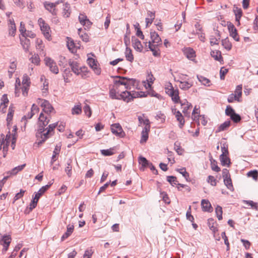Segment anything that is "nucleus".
<instances>
[{"instance_id": "nucleus-35", "label": "nucleus", "mask_w": 258, "mask_h": 258, "mask_svg": "<svg viewBox=\"0 0 258 258\" xmlns=\"http://www.w3.org/2000/svg\"><path fill=\"white\" fill-rule=\"evenodd\" d=\"M211 55L216 60H218L221 62V60L223 61V58L221 54L220 51H216L211 52Z\"/></svg>"}, {"instance_id": "nucleus-60", "label": "nucleus", "mask_w": 258, "mask_h": 258, "mask_svg": "<svg viewBox=\"0 0 258 258\" xmlns=\"http://www.w3.org/2000/svg\"><path fill=\"white\" fill-rule=\"evenodd\" d=\"M93 253V251L91 248L85 250L83 255V258H90Z\"/></svg>"}, {"instance_id": "nucleus-3", "label": "nucleus", "mask_w": 258, "mask_h": 258, "mask_svg": "<svg viewBox=\"0 0 258 258\" xmlns=\"http://www.w3.org/2000/svg\"><path fill=\"white\" fill-rule=\"evenodd\" d=\"M51 185V183H50L49 184H47L42 186L41 188L39 189L38 191L35 194L33 199L32 200L29 205V209L30 211H32L36 207L37 203L40 197L49 188Z\"/></svg>"}, {"instance_id": "nucleus-34", "label": "nucleus", "mask_w": 258, "mask_h": 258, "mask_svg": "<svg viewBox=\"0 0 258 258\" xmlns=\"http://www.w3.org/2000/svg\"><path fill=\"white\" fill-rule=\"evenodd\" d=\"M60 145H56L53 151V155L51 158V164H52L53 162L56 160V155L59 154V153L60 150Z\"/></svg>"}, {"instance_id": "nucleus-23", "label": "nucleus", "mask_w": 258, "mask_h": 258, "mask_svg": "<svg viewBox=\"0 0 258 258\" xmlns=\"http://www.w3.org/2000/svg\"><path fill=\"white\" fill-rule=\"evenodd\" d=\"M201 205H202L203 210L204 211H207V212H211L213 210L211 205L208 200H203L201 202Z\"/></svg>"}, {"instance_id": "nucleus-49", "label": "nucleus", "mask_w": 258, "mask_h": 258, "mask_svg": "<svg viewBox=\"0 0 258 258\" xmlns=\"http://www.w3.org/2000/svg\"><path fill=\"white\" fill-rule=\"evenodd\" d=\"M210 161H211V168H212V170L216 172L220 171V168L217 165V162L213 159H211L210 160Z\"/></svg>"}, {"instance_id": "nucleus-48", "label": "nucleus", "mask_w": 258, "mask_h": 258, "mask_svg": "<svg viewBox=\"0 0 258 258\" xmlns=\"http://www.w3.org/2000/svg\"><path fill=\"white\" fill-rule=\"evenodd\" d=\"M31 62L36 65H38L40 62V58L38 54H34L32 56V57L30 58Z\"/></svg>"}, {"instance_id": "nucleus-16", "label": "nucleus", "mask_w": 258, "mask_h": 258, "mask_svg": "<svg viewBox=\"0 0 258 258\" xmlns=\"http://www.w3.org/2000/svg\"><path fill=\"white\" fill-rule=\"evenodd\" d=\"M116 78H117V80H115L114 81V87L116 88V89H118L120 85H123L125 88L126 83V77H120V76H116L115 77Z\"/></svg>"}, {"instance_id": "nucleus-44", "label": "nucleus", "mask_w": 258, "mask_h": 258, "mask_svg": "<svg viewBox=\"0 0 258 258\" xmlns=\"http://www.w3.org/2000/svg\"><path fill=\"white\" fill-rule=\"evenodd\" d=\"M113 148H110L109 149H103L100 151L102 155L105 156H111L114 154V152H113Z\"/></svg>"}, {"instance_id": "nucleus-55", "label": "nucleus", "mask_w": 258, "mask_h": 258, "mask_svg": "<svg viewBox=\"0 0 258 258\" xmlns=\"http://www.w3.org/2000/svg\"><path fill=\"white\" fill-rule=\"evenodd\" d=\"M214 219L210 218L208 219V224L209 227L210 229L212 230L214 232H215L216 231H217V228L214 226Z\"/></svg>"}, {"instance_id": "nucleus-4", "label": "nucleus", "mask_w": 258, "mask_h": 258, "mask_svg": "<svg viewBox=\"0 0 258 258\" xmlns=\"http://www.w3.org/2000/svg\"><path fill=\"white\" fill-rule=\"evenodd\" d=\"M168 87H170V88H168L167 87L165 88L166 93L171 97L172 101L175 103H178L179 102L178 90L174 89L171 83L169 84Z\"/></svg>"}, {"instance_id": "nucleus-54", "label": "nucleus", "mask_w": 258, "mask_h": 258, "mask_svg": "<svg viewBox=\"0 0 258 258\" xmlns=\"http://www.w3.org/2000/svg\"><path fill=\"white\" fill-rule=\"evenodd\" d=\"M30 78L27 74H24L22 79V84L23 85L30 86Z\"/></svg>"}, {"instance_id": "nucleus-41", "label": "nucleus", "mask_w": 258, "mask_h": 258, "mask_svg": "<svg viewBox=\"0 0 258 258\" xmlns=\"http://www.w3.org/2000/svg\"><path fill=\"white\" fill-rule=\"evenodd\" d=\"M82 113V108L80 105H75L72 109L73 114L79 115Z\"/></svg>"}, {"instance_id": "nucleus-25", "label": "nucleus", "mask_w": 258, "mask_h": 258, "mask_svg": "<svg viewBox=\"0 0 258 258\" xmlns=\"http://www.w3.org/2000/svg\"><path fill=\"white\" fill-rule=\"evenodd\" d=\"M74 225H68L67 226V231L63 234V235L61 237V241L64 240L66 238L69 237L71 234L73 233L74 231Z\"/></svg>"}, {"instance_id": "nucleus-63", "label": "nucleus", "mask_w": 258, "mask_h": 258, "mask_svg": "<svg viewBox=\"0 0 258 258\" xmlns=\"http://www.w3.org/2000/svg\"><path fill=\"white\" fill-rule=\"evenodd\" d=\"M155 78L152 74L149 75L147 81L148 82V85L149 87H151L152 84L153 83Z\"/></svg>"}, {"instance_id": "nucleus-64", "label": "nucleus", "mask_w": 258, "mask_h": 258, "mask_svg": "<svg viewBox=\"0 0 258 258\" xmlns=\"http://www.w3.org/2000/svg\"><path fill=\"white\" fill-rule=\"evenodd\" d=\"M228 72V69L224 68V67H222L220 71V79L221 80H224L225 78V75Z\"/></svg>"}, {"instance_id": "nucleus-7", "label": "nucleus", "mask_w": 258, "mask_h": 258, "mask_svg": "<svg viewBox=\"0 0 258 258\" xmlns=\"http://www.w3.org/2000/svg\"><path fill=\"white\" fill-rule=\"evenodd\" d=\"M62 1H57L55 3H50V2H45L44 4V6L45 8L49 11L53 15H56L57 14L56 10L55 7L60 3H62Z\"/></svg>"}, {"instance_id": "nucleus-5", "label": "nucleus", "mask_w": 258, "mask_h": 258, "mask_svg": "<svg viewBox=\"0 0 258 258\" xmlns=\"http://www.w3.org/2000/svg\"><path fill=\"white\" fill-rule=\"evenodd\" d=\"M38 22L44 36L46 38L48 39L50 37L49 26L45 22L42 18H39Z\"/></svg>"}, {"instance_id": "nucleus-53", "label": "nucleus", "mask_w": 258, "mask_h": 258, "mask_svg": "<svg viewBox=\"0 0 258 258\" xmlns=\"http://www.w3.org/2000/svg\"><path fill=\"white\" fill-rule=\"evenodd\" d=\"M235 96H238V98L240 99L242 95V85H238L235 90V93L234 94Z\"/></svg>"}, {"instance_id": "nucleus-32", "label": "nucleus", "mask_w": 258, "mask_h": 258, "mask_svg": "<svg viewBox=\"0 0 258 258\" xmlns=\"http://www.w3.org/2000/svg\"><path fill=\"white\" fill-rule=\"evenodd\" d=\"M136 82V80L134 79H130L126 78V89H131V86H135Z\"/></svg>"}, {"instance_id": "nucleus-56", "label": "nucleus", "mask_w": 258, "mask_h": 258, "mask_svg": "<svg viewBox=\"0 0 258 258\" xmlns=\"http://www.w3.org/2000/svg\"><path fill=\"white\" fill-rule=\"evenodd\" d=\"M81 30H82L81 29H79L78 30V34L80 35V37L82 38V39L83 41L86 42H88L89 39L88 35L86 33H84L83 34H81L80 32H81Z\"/></svg>"}, {"instance_id": "nucleus-28", "label": "nucleus", "mask_w": 258, "mask_h": 258, "mask_svg": "<svg viewBox=\"0 0 258 258\" xmlns=\"http://www.w3.org/2000/svg\"><path fill=\"white\" fill-rule=\"evenodd\" d=\"M233 11L235 15V20L237 22V25H239L240 24V19L242 15V11L241 9L237 7L234 8Z\"/></svg>"}, {"instance_id": "nucleus-29", "label": "nucleus", "mask_w": 258, "mask_h": 258, "mask_svg": "<svg viewBox=\"0 0 258 258\" xmlns=\"http://www.w3.org/2000/svg\"><path fill=\"white\" fill-rule=\"evenodd\" d=\"M228 155L221 154L220 156V160L223 166L227 165L229 166L231 162L230 158L227 157Z\"/></svg>"}, {"instance_id": "nucleus-36", "label": "nucleus", "mask_w": 258, "mask_h": 258, "mask_svg": "<svg viewBox=\"0 0 258 258\" xmlns=\"http://www.w3.org/2000/svg\"><path fill=\"white\" fill-rule=\"evenodd\" d=\"M11 138V134L10 132H9L8 134L6 135V138L5 137V142H6V144H5V146L3 147L4 151H8V147L9 145V143Z\"/></svg>"}, {"instance_id": "nucleus-59", "label": "nucleus", "mask_w": 258, "mask_h": 258, "mask_svg": "<svg viewBox=\"0 0 258 258\" xmlns=\"http://www.w3.org/2000/svg\"><path fill=\"white\" fill-rule=\"evenodd\" d=\"M1 100L2 102L0 104V107H1V106L3 105H4V107H6L7 106L6 104H8L9 102V100L8 99L7 95L6 94L3 95L2 97Z\"/></svg>"}, {"instance_id": "nucleus-31", "label": "nucleus", "mask_w": 258, "mask_h": 258, "mask_svg": "<svg viewBox=\"0 0 258 258\" xmlns=\"http://www.w3.org/2000/svg\"><path fill=\"white\" fill-rule=\"evenodd\" d=\"M72 160L70 159L67 161V165L65 168V172L67 173L68 176L70 177L72 176Z\"/></svg>"}, {"instance_id": "nucleus-10", "label": "nucleus", "mask_w": 258, "mask_h": 258, "mask_svg": "<svg viewBox=\"0 0 258 258\" xmlns=\"http://www.w3.org/2000/svg\"><path fill=\"white\" fill-rule=\"evenodd\" d=\"M228 28L230 33V36L232 37L235 41H239V37L238 36L237 30L234 25L233 24L230 23V24L228 25Z\"/></svg>"}, {"instance_id": "nucleus-9", "label": "nucleus", "mask_w": 258, "mask_h": 258, "mask_svg": "<svg viewBox=\"0 0 258 258\" xmlns=\"http://www.w3.org/2000/svg\"><path fill=\"white\" fill-rule=\"evenodd\" d=\"M88 63L89 66L93 70L94 73L99 75L101 73V70L98 68L97 61L93 58H88L87 59Z\"/></svg>"}, {"instance_id": "nucleus-50", "label": "nucleus", "mask_w": 258, "mask_h": 258, "mask_svg": "<svg viewBox=\"0 0 258 258\" xmlns=\"http://www.w3.org/2000/svg\"><path fill=\"white\" fill-rule=\"evenodd\" d=\"M167 180L172 185L177 184V178L174 176H167Z\"/></svg>"}, {"instance_id": "nucleus-11", "label": "nucleus", "mask_w": 258, "mask_h": 258, "mask_svg": "<svg viewBox=\"0 0 258 258\" xmlns=\"http://www.w3.org/2000/svg\"><path fill=\"white\" fill-rule=\"evenodd\" d=\"M172 112L175 115L177 120L179 122V127L182 128L185 122L182 114L179 111H177L175 108L172 109Z\"/></svg>"}, {"instance_id": "nucleus-2", "label": "nucleus", "mask_w": 258, "mask_h": 258, "mask_svg": "<svg viewBox=\"0 0 258 258\" xmlns=\"http://www.w3.org/2000/svg\"><path fill=\"white\" fill-rule=\"evenodd\" d=\"M118 89H116V88L110 89L109 96L111 99L117 100L122 99L124 101L128 103L133 100L135 98V97L131 94V92L127 91H123L121 93L117 95L116 90Z\"/></svg>"}, {"instance_id": "nucleus-15", "label": "nucleus", "mask_w": 258, "mask_h": 258, "mask_svg": "<svg viewBox=\"0 0 258 258\" xmlns=\"http://www.w3.org/2000/svg\"><path fill=\"white\" fill-rule=\"evenodd\" d=\"M150 125L148 124L145 126L142 132V137L140 141L141 144L146 142L148 139V133L150 131Z\"/></svg>"}, {"instance_id": "nucleus-62", "label": "nucleus", "mask_w": 258, "mask_h": 258, "mask_svg": "<svg viewBox=\"0 0 258 258\" xmlns=\"http://www.w3.org/2000/svg\"><path fill=\"white\" fill-rule=\"evenodd\" d=\"M14 110L10 108L9 109V112L7 114V121L8 123L12 120Z\"/></svg>"}, {"instance_id": "nucleus-40", "label": "nucleus", "mask_w": 258, "mask_h": 258, "mask_svg": "<svg viewBox=\"0 0 258 258\" xmlns=\"http://www.w3.org/2000/svg\"><path fill=\"white\" fill-rule=\"evenodd\" d=\"M139 162L143 167H147L150 163L146 158L143 157H139Z\"/></svg>"}, {"instance_id": "nucleus-33", "label": "nucleus", "mask_w": 258, "mask_h": 258, "mask_svg": "<svg viewBox=\"0 0 258 258\" xmlns=\"http://www.w3.org/2000/svg\"><path fill=\"white\" fill-rule=\"evenodd\" d=\"M125 57L126 59L130 62H132L134 60V56L132 54V51L131 48L128 47L126 48L125 52Z\"/></svg>"}, {"instance_id": "nucleus-12", "label": "nucleus", "mask_w": 258, "mask_h": 258, "mask_svg": "<svg viewBox=\"0 0 258 258\" xmlns=\"http://www.w3.org/2000/svg\"><path fill=\"white\" fill-rule=\"evenodd\" d=\"M150 36L151 41H150L151 42L152 44L157 46L161 44V39L155 31L151 32L150 33Z\"/></svg>"}, {"instance_id": "nucleus-45", "label": "nucleus", "mask_w": 258, "mask_h": 258, "mask_svg": "<svg viewBox=\"0 0 258 258\" xmlns=\"http://www.w3.org/2000/svg\"><path fill=\"white\" fill-rule=\"evenodd\" d=\"M215 212L217 215V217L219 220L222 219V208L220 206H217L215 209Z\"/></svg>"}, {"instance_id": "nucleus-57", "label": "nucleus", "mask_w": 258, "mask_h": 258, "mask_svg": "<svg viewBox=\"0 0 258 258\" xmlns=\"http://www.w3.org/2000/svg\"><path fill=\"white\" fill-rule=\"evenodd\" d=\"M235 112L234 110L229 105L227 106L225 110V113L227 116L231 117Z\"/></svg>"}, {"instance_id": "nucleus-58", "label": "nucleus", "mask_w": 258, "mask_h": 258, "mask_svg": "<svg viewBox=\"0 0 258 258\" xmlns=\"http://www.w3.org/2000/svg\"><path fill=\"white\" fill-rule=\"evenodd\" d=\"M230 118L234 122H236V123L239 122L241 119L240 116L239 114L236 113L235 112L232 115H231V116L230 117Z\"/></svg>"}, {"instance_id": "nucleus-21", "label": "nucleus", "mask_w": 258, "mask_h": 258, "mask_svg": "<svg viewBox=\"0 0 258 258\" xmlns=\"http://www.w3.org/2000/svg\"><path fill=\"white\" fill-rule=\"evenodd\" d=\"M183 52L186 57L189 59L192 60L196 56L195 51L192 48L189 47L186 48L184 49Z\"/></svg>"}, {"instance_id": "nucleus-39", "label": "nucleus", "mask_w": 258, "mask_h": 258, "mask_svg": "<svg viewBox=\"0 0 258 258\" xmlns=\"http://www.w3.org/2000/svg\"><path fill=\"white\" fill-rule=\"evenodd\" d=\"M224 182L225 185L229 189H230V190H233V186L232 185V180L230 178V176L228 177L227 178H224Z\"/></svg>"}, {"instance_id": "nucleus-14", "label": "nucleus", "mask_w": 258, "mask_h": 258, "mask_svg": "<svg viewBox=\"0 0 258 258\" xmlns=\"http://www.w3.org/2000/svg\"><path fill=\"white\" fill-rule=\"evenodd\" d=\"M112 133L116 136L121 137L123 132L121 126L119 123H114L111 125Z\"/></svg>"}, {"instance_id": "nucleus-52", "label": "nucleus", "mask_w": 258, "mask_h": 258, "mask_svg": "<svg viewBox=\"0 0 258 258\" xmlns=\"http://www.w3.org/2000/svg\"><path fill=\"white\" fill-rule=\"evenodd\" d=\"M177 171L179 172L182 176L188 181V178L189 177V173L186 171V169L184 168L181 169H177Z\"/></svg>"}, {"instance_id": "nucleus-19", "label": "nucleus", "mask_w": 258, "mask_h": 258, "mask_svg": "<svg viewBox=\"0 0 258 258\" xmlns=\"http://www.w3.org/2000/svg\"><path fill=\"white\" fill-rule=\"evenodd\" d=\"M133 46L137 51L141 52L143 49V46L141 41L135 37H132Z\"/></svg>"}, {"instance_id": "nucleus-22", "label": "nucleus", "mask_w": 258, "mask_h": 258, "mask_svg": "<svg viewBox=\"0 0 258 258\" xmlns=\"http://www.w3.org/2000/svg\"><path fill=\"white\" fill-rule=\"evenodd\" d=\"M182 109V112L185 115L188 114V110L192 107L191 104L188 103L186 100L180 102Z\"/></svg>"}, {"instance_id": "nucleus-17", "label": "nucleus", "mask_w": 258, "mask_h": 258, "mask_svg": "<svg viewBox=\"0 0 258 258\" xmlns=\"http://www.w3.org/2000/svg\"><path fill=\"white\" fill-rule=\"evenodd\" d=\"M9 35L11 36H15L16 31V27L13 19L9 20Z\"/></svg>"}, {"instance_id": "nucleus-38", "label": "nucleus", "mask_w": 258, "mask_h": 258, "mask_svg": "<svg viewBox=\"0 0 258 258\" xmlns=\"http://www.w3.org/2000/svg\"><path fill=\"white\" fill-rule=\"evenodd\" d=\"M197 78L199 80V81L201 82L203 85L207 86H210V81L209 79H207L206 77H204L202 76H197Z\"/></svg>"}, {"instance_id": "nucleus-46", "label": "nucleus", "mask_w": 258, "mask_h": 258, "mask_svg": "<svg viewBox=\"0 0 258 258\" xmlns=\"http://www.w3.org/2000/svg\"><path fill=\"white\" fill-rule=\"evenodd\" d=\"M227 101L229 103H232L234 101H237V102L241 101V100L238 98V96H235V95L233 93L229 95Z\"/></svg>"}, {"instance_id": "nucleus-37", "label": "nucleus", "mask_w": 258, "mask_h": 258, "mask_svg": "<svg viewBox=\"0 0 258 258\" xmlns=\"http://www.w3.org/2000/svg\"><path fill=\"white\" fill-rule=\"evenodd\" d=\"M222 45L224 46V47L228 50H231L232 48V44L231 42L229 41L228 38H226L222 40Z\"/></svg>"}, {"instance_id": "nucleus-13", "label": "nucleus", "mask_w": 258, "mask_h": 258, "mask_svg": "<svg viewBox=\"0 0 258 258\" xmlns=\"http://www.w3.org/2000/svg\"><path fill=\"white\" fill-rule=\"evenodd\" d=\"M42 102L41 104V107H43V111L48 114L53 110V108L48 101L46 100H41Z\"/></svg>"}, {"instance_id": "nucleus-27", "label": "nucleus", "mask_w": 258, "mask_h": 258, "mask_svg": "<svg viewBox=\"0 0 258 258\" xmlns=\"http://www.w3.org/2000/svg\"><path fill=\"white\" fill-rule=\"evenodd\" d=\"M148 46L151 51L153 52V55L154 56H159L160 55L159 49L158 48L157 45L152 44L150 41L148 42Z\"/></svg>"}, {"instance_id": "nucleus-30", "label": "nucleus", "mask_w": 258, "mask_h": 258, "mask_svg": "<svg viewBox=\"0 0 258 258\" xmlns=\"http://www.w3.org/2000/svg\"><path fill=\"white\" fill-rule=\"evenodd\" d=\"M231 121L230 120H227L225 121L218 127L217 130L216 131V133L226 130L228 127H229Z\"/></svg>"}, {"instance_id": "nucleus-24", "label": "nucleus", "mask_w": 258, "mask_h": 258, "mask_svg": "<svg viewBox=\"0 0 258 258\" xmlns=\"http://www.w3.org/2000/svg\"><path fill=\"white\" fill-rule=\"evenodd\" d=\"M177 82L180 83L179 88L183 90H187L192 86V83L190 82L185 81H177Z\"/></svg>"}, {"instance_id": "nucleus-20", "label": "nucleus", "mask_w": 258, "mask_h": 258, "mask_svg": "<svg viewBox=\"0 0 258 258\" xmlns=\"http://www.w3.org/2000/svg\"><path fill=\"white\" fill-rule=\"evenodd\" d=\"M21 44L24 51L27 52L29 51L30 45V41L27 38H22L20 37Z\"/></svg>"}, {"instance_id": "nucleus-18", "label": "nucleus", "mask_w": 258, "mask_h": 258, "mask_svg": "<svg viewBox=\"0 0 258 258\" xmlns=\"http://www.w3.org/2000/svg\"><path fill=\"white\" fill-rule=\"evenodd\" d=\"M69 65L75 74L78 75L82 72L81 68L79 66L77 62L70 61Z\"/></svg>"}, {"instance_id": "nucleus-8", "label": "nucleus", "mask_w": 258, "mask_h": 258, "mask_svg": "<svg viewBox=\"0 0 258 258\" xmlns=\"http://www.w3.org/2000/svg\"><path fill=\"white\" fill-rule=\"evenodd\" d=\"M45 64L49 68L50 71L55 74L58 73V68L56 63L50 57H46L44 59Z\"/></svg>"}, {"instance_id": "nucleus-43", "label": "nucleus", "mask_w": 258, "mask_h": 258, "mask_svg": "<svg viewBox=\"0 0 258 258\" xmlns=\"http://www.w3.org/2000/svg\"><path fill=\"white\" fill-rule=\"evenodd\" d=\"M49 122V119L47 118V117H45L44 121L41 123H39V128L41 129L43 128V133L46 131L47 128H45V127L48 124Z\"/></svg>"}, {"instance_id": "nucleus-47", "label": "nucleus", "mask_w": 258, "mask_h": 258, "mask_svg": "<svg viewBox=\"0 0 258 258\" xmlns=\"http://www.w3.org/2000/svg\"><path fill=\"white\" fill-rule=\"evenodd\" d=\"M248 177H252L254 180H257L258 177V171L256 170H251L247 173Z\"/></svg>"}, {"instance_id": "nucleus-42", "label": "nucleus", "mask_w": 258, "mask_h": 258, "mask_svg": "<svg viewBox=\"0 0 258 258\" xmlns=\"http://www.w3.org/2000/svg\"><path fill=\"white\" fill-rule=\"evenodd\" d=\"M79 45H77L73 40H72L71 42H68V47L70 50H71L72 52H74V48H80L79 43L78 44Z\"/></svg>"}, {"instance_id": "nucleus-6", "label": "nucleus", "mask_w": 258, "mask_h": 258, "mask_svg": "<svg viewBox=\"0 0 258 258\" xmlns=\"http://www.w3.org/2000/svg\"><path fill=\"white\" fill-rule=\"evenodd\" d=\"M11 240V236L9 235H4L2 236V239L0 240V244L3 246V248L2 250L3 254H5L8 250Z\"/></svg>"}, {"instance_id": "nucleus-51", "label": "nucleus", "mask_w": 258, "mask_h": 258, "mask_svg": "<svg viewBox=\"0 0 258 258\" xmlns=\"http://www.w3.org/2000/svg\"><path fill=\"white\" fill-rule=\"evenodd\" d=\"M26 164H24L23 165L18 166L17 167H15L12 171H11V174H16L19 171H21L23 169V168L25 167Z\"/></svg>"}, {"instance_id": "nucleus-1", "label": "nucleus", "mask_w": 258, "mask_h": 258, "mask_svg": "<svg viewBox=\"0 0 258 258\" xmlns=\"http://www.w3.org/2000/svg\"><path fill=\"white\" fill-rule=\"evenodd\" d=\"M57 125V123L49 124L48 127H47V129L44 133H43V128L38 129L36 134V137L37 138V142L36 143H37L38 146L43 143L49 137V135L51 132L53 131Z\"/></svg>"}, {"instance_id": "nucleus-61", "label": "nucleus", "mask_w": 258, "mask_h": 258, "mask_svg": "<svg viewBox=\"0 0 258 258\" xmlns=\"http://www.w3.org/2000/svg\"><path fill=\"white\" fill-rule=\"evenodd\" d=\"M84 112L85 113V114L89 117H90L91 115V114H92V111H91V109L90 107V106L86 104L84 107Z\"/></svg>"}, {"instance_id": "nucleus-26", "label": "nucleus", "mask_w": 258, "mask_h": 258, "mask_svg": "<svg viewBox=\"0 0 258 258\" xmlns=\"http://www.w3.org/2000/svg\"><path fill=\"white\" fill-rule=\"evenodd\" d=\"M63 11H62V15L64 18H68L70 17L71 13L70 5L68 3H66L63 4Z\"/></svg>"}]
</instances>
